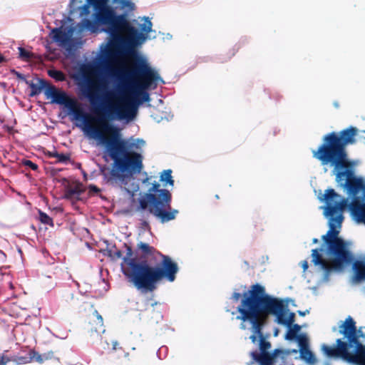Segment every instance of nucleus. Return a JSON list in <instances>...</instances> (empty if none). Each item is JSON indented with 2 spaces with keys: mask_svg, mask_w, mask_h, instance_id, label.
Listing matches in <instances>:
<instances>
[{
  "mask_svg": "<svg viewBox=\"0 0 365 365\" xmlns=\"http://www.w3.org/2000/svg\"><path fill=\"white\" fill-rule=\"evenodd\" d=\"M120 0H108V5H110L109 3L110 2L113 4H118L119 5Z\"/></svg>",
  "mask_w": 365,
  "mask_h": 365,
  "instance_id": "obj_41",
  "label": "nucleus"
},
{
  "mask_svg": "<svg viewBox=\"0 0 365 365\" xmlns=\"http://www.w3.org/2000/svg\"><path fill=\"white\" fill-rule=\"evenodd\" d=\"M279 330L277 329H275L274 335L277 336L278 335Z\"/></svg>",
  "mask_w": 365,
  "mask_h": 365,
  "instance_id": "obj_48",
  "label": "nucleus"
},
{
  "mask_svg": "<svg viewBox=\"0 0 365 365\" xmlns=\"http://www.w3.org/2000/svg\"><path fill=\"white\" fill-rule=\"evenodd\" d=\"M75 32L78 34L83 33L78 31L77 25L75 27L70 26L64 29L62 27L54 28L51 31V37L53 41L64 44L69 41L71 36Z\"/></svg>",
  "mask_w": 365,
  "mask_h": 365,
  "instance_id": "obj_12",
  "label": "nucleus"
},
{
  "mask_svg": "<svg viewBox=\"0 0 365 365\" xmlns=\"http://www.w3.org/2000/svg\"><path fill=\"white\" fill-rule=\"evenodd\" d=\"M277 352H281V351L276 349L272 356L270 355L268 352L259 353L257 351H252L251 353V356L255 361L259 364V365H272L274 356Z\"/></svg>",
  "mask_w": 365,
  "mask_h": 365,
  "instance_id": "obj_16",
  "label": "nucleus"
},
{
  "mask_svg": "<svg viewBox=\"0 0 365 365\" xmlns=\"http://www.w3.org/2000/svg\"><path fill=\"white\" fill-rule=\"evenodd\" d=\"M39 219L43 224L49 225L53 224V220L47 214L41 210L39 211Z\"/></svg>",
  "mask_w": 365,
  "mask_h": 365,
  "instance_id": "obj_28",
  "label": "nucleus"
},
{
  "mask_svg": "<svg viewBox=\"0 0 365 365\" xmlns=\"http://www.w3.org/2000/svg\"><path fill=\"white\" fill-rule=\"evenodd\" d=\"M103 131L110 133L108 138L103 132H96L95 139L98 145H104L109 157L113 160L112 168L108 173L106 167L100 169L103 180L106 182L119 181L125 184L127 178L140 173L143 168V156L138 152H127L124 148V140L121 138L120 129L110 123L101 124Z\"/></svg>",
  "mask_w": 365,
  "mask_h": 365,
  "instance_id": "obj_3",
  "label": "nucleus"
},
{
  "mask_svg": "<svg viewBox=\"0 0 365 365\" xmlns=\"http://www.w3.org/2000/svg\"><path fill=\"white\" fill-rule=\"evenodd\" d=\"M342 339H337L332 346L323 344L321 349L329 358L341 359L353 365H365V332L357 329L356 322L349 317L339 327Z\"/></svg>",
  "mask_w": 365,
  "mask_h": 365,
  "instance_id": "obj_7",
  "label": "nucleus"
},
{
  "mask_svg": "<svg viewBox=\"0 0 365 365\" xmlns=\"http://www.w3.org/2000/svg\"><path fill=\"white\" fill-rule=\"evenodd\" d=\"M53 158H56L59 163H67L70 160V155L64 153H59L56 151L51 154Z\"/></svg>",
  "mask_w": 365,
  "mask_h": 365,
  "instance_id": "obj_25",
  "label": "nucleus"
},
{
  "mask_svg": "<svg viewBox=\"0 0 365 365\" xmlns=\"http://www.w3.org/2000/svg\"><path fill=\"white\" fill-rule=\"evenodd\" d=\"M307 313H309L308 310H306L304 312L299 311V314L301 316H305Z\"/></svg>",
  "mask_w": 365,
  "mask_h": 365,
  "instance_id": "obj_44",
  "label": "nucleus"
},
{
  "mask_svg": "<svg viewBox=\"0 0 365 365\" xmlns=\"http://www.w3.org/2000/svg\"><path fill=\"white\" fill-rule=\"evenodd\" d=\"M312 242L313 244H317L319 242V240L317 238H313Z\"/></svg>",
  "mask_w": 365,
  "mask_h": 365,
  "instance_id": "obj_47",
  "label": "nucleus"
},
{
  "mask_svg": "<svg viewBox=\"0 0 365 365\" xmlns=\"http://www.w3.org/2000/svg\"><path fill=\"white\" fill-rule=\"evenodd\" d=\"M295 339H297L298 342L299 349L309 348L308 339L305 334H299Z\"/></svg>",
  "mask_w": 365,
  "mask_h": 365,
  "instance_id": "obj_26",
  "label": "nucleus"
},
{
  "mask_svg": "<svg viewBox=\"0 0 365 365\" xmlns=\"http://www.w3.org/2000/svg\"><path fill=\"white\" fill-rule=\"evenodd\" d=\"M134 4L130 0H120L119 5L115 8L120 7L121 9L124 10V13L128 16V14L132 11L134 9Z\"/></svg>",
  "mask_w": 365,
  "mask_h": 365,
  "instance_id": "obj_23",
  "label": "nucleus"
},
{
  "mask_svg": "<svg viewBox=\"0 0 365 365\" xmlns=\"http://www.w3.org/2000/svg\"><path fill=\"white\" fill-rule=\"evenodd\" d=\"M125 190L131 196V197H132L131 202H135V200L134 198V192L133 191H130V190H129L127 188H125Z\"/></svg>",
  "mask_w": 365,
  "mask_h": 365,
  "instance_id": "obj_38",
  "label": "nucleus"
},
{
  "mask_svg": "<svg viewBox=\"0 0 365 365\" xmlns=\"http://www.w3.org/2000/svg\"><path fill=\"white\" fill-rule=\"evenodd\" d=\"M163 350V348L162 347V348H160V349L158 350V351L157 352V354L158 355L159 358H160V354H161V353H162Z\"/></svg>",
  "mask_w": 365,
  "mask_h": 365,
  "instance_id": "obj_45",
  "label": "nucleus"
},
{
  "mask_svg": "<svg viewBox=\"0 0 365 365\" xmlns=\"http://www.w3.org/2000/svg\"><path fill=\"white\" fill-rule=\"evenodd\" d=\"M61 105L63 106L67 109L68 114L72 115L73 120L83 123V126L82 127V130L88 138L95 140L96 138V137H95L96 130L98 133L103 132L90 124L87 114L79 107L76 99L68 95V97L64 100V103H61Z\"/></svg>",
  "mask_w": 365,
  "mask_h": 365,
  "instance_id": "obj_11",
  "label": "nucleus"
},
{
  "mask_svg": "<svg viewBox=\"0 0 365 365\" xmlns=\"http://www.w3.org/2000/svg\"><path fill=\"white\" fill-rule=\"evenodd\" d=\"M155 304H157V302H154V303H152V304H151V306H152V307H154Z\"/></svg>",
  "mask_w": 365,
  "mask_h": 365,
  "instance_id": "obj_52",
  "label": "nucleus"
},
{
  "mask_svg": "<svg viewBox=\"0 0 365 365\" xmlns=\"http://www.w3.org/2000/svg\"><path fill=\"white\" fill-rule=\"evenodd\" d=\"M112 344H113V349L115 350L117 349L118 345V341H113L112 342Z\"/></svg>",
  "mask_w": 365,
  "mask_h": 365,
  "instance_id": "obj_42",
  "label": "nucleus"
},
{
  "mask_svg": "<svg viewBox=\"0 0 365 365\" xmlns=\"http://www.w3.org/2000/svg\"><path fill=\"white\" fill-rule=\"evenodd\" d=\"M10 361L9 358L4 355H0V365H6Z\"/></svg>",
  "mask_w": 365,
  "mask_h": 365,
  "instance_id": "obj_35",
  "label": "nucleus"
},
{
  "mask_svg": "<svg viewBox=\"0 0 365 365\" xmlns=\"http://www.w3.org/2000/svg\"><path fill=\"white\" fill-rule=\"evenodd\" d=\"M24 165L30 168L33 170H36L38 169V165L29 160H25L24 162Z\"/></svg>",
  "mask_w": 365,
  "mask_h": 365,
  "instance_id": "obj_32",
  "label": "nucleus"
},
{
  "mask_svg": "<svg viewBox=\"0 0 365 365\" xmlns=\"http://www.w3.org/2000/svg\"><path fill=\"white\" fill-rule=\"evenodd\" d=\"M81 1L71 0L70 13L72 14L79 11L80 16L90 15V18H84L77 24L80 32L89 31L116 13L111 5H108V0H86L84 4Z\"/></svg>",
  "mask_w": 365,
  "mask_h": 365,
  "instance_id": "obj_9",
  "label": "nucleus"
},
{
  "mask_svg": "<svg viewBox=\"0 0 365 365\" xmlns=\"http://www.w3.org/2000/svg\"><path fill=\"white\" fill-rule=\"evenodd\" d=\"M117 56L110 38L101 46L92 65L98 78L96 92L92 90L93 80L84 72L76 74L74 80L82 96L93 108L103 113L106 119L130 121L136 115V106L150 101L148 90H154L158 83L165 81L145 57L136 56L128 70L110 66Z\"/></svg>",
  "mask_w": 365,
  "mask_h": 365,
  "instance_id": "obj_2",
  "label": "nucleus"
},
{
  "mask_svg": "<svg viewBox=\"0 0 365 365\" xmlns=\"http://www.w3.org/2000/svg\"><path fill=\"white\" fill-rule=\"evenodd\" d=\"M297 351H297V349H292V350L291 351V352H292V353H295V354H296V353H297Z\"/></svg>",
  "mask_w": 365,
  "mask_h": 365,
  "instance_id": "obj_50",
  "label": "nucleus"
},
{
  "mask_svg": "<svg viewBox=\"0 0 365 365\" xmlns=\"http://www.w3.org/2000/svg\"><path fill=\"white\" fill-rule=\"evenodd\" d=\"M253 288L260 300H269L272 304L280 307L282 318L284 320H291L289 324H282L288 328L285 335V339L293 340L296 339L298 336L297 333L300 331L301 327L297 324H293L295 317L294 313L289 312L288 306L285 304L281 299L273 297L267 293L264 286L259 284H253Z\"/></svg>",
  "mask_w": 365,
  "mask_h": 365,
  "instance_id": "obj_10",
  "label": "nucleus"
},
{
  "mask_svg": "<svg viewBox=\"0 0 365 365\" xmlns=\"http://www.w3.org/2000/svg\"><path fill=\"white\" fill-rule=\"evenodd\" d=\"M162 258L160 266H150L146 261H138L133 257L132 248L127 247V257L125 262L129 269L123 267V274L128 281L143 292H153L158 283L163 279L173 282L179 271L178 264L169 256L158 253Z\"/></svg>",
  "mask_w": 365,
  "mask_h": 365,
  "instance_id": "obj_5",
  "label": "nucleus"
},
{
  "mask_svg": "<svg viewBox=\"0 0 365 365\" xmlns=\"http://www.w3.org/2000/svg\"><path fill=\"white\" fill-rule=\"evenodd\" d=\"M172 195L167 189L160 188V185L155 182L148 192L141 195L138 199V205L134 212L144 215L146 210L161 223H165L176 218L179 211L172 208Z\"/></svg>",
  "mask_w": 365,
  "mask_h": 365,
  "instance_id": "obj_8",
  "label": "nucleus"
},
{
  "mask_svg": "<svg viewBox=\"0 0 365 365\" xmlns=\"http://www.w3.org/2000/svg\"><path fill=\"white\" fill-rule=\"evenodd\" d=\"M138 25L141 31L140 33H143L147 36V38H150L151 36H148V33L152 32V26L153 24L150 19L146 16H143L142 18H139V22L138 23Z\"/></svg>",
  "mask_w": 365,
  "mask_h": 365,
  "instance_id": "obj_20",
  "label": "nucleus"
},
{
  "mask_svg": "<svg viewBox=\"0 0 365 365\" xmlns=\"http://www.w3.org/2000/svg\"><path fill=\"white\" fill-rule=\"evenodd\" d=\"M93 315L96 317V319H98V324H100L101 327H103V317L102 316L98 313V312L97 310H95L93 312Z\"/></svg>",
  "mask_w": 365,
  "mask_h": 365,
  "instance_id": "obj_34",
  "label": "nucleus"
},
{
  "mask_svg": "<svg viewBox=\"0 0 365 365\" xmlns=\"http://www.w3.org/2000/svg\"><path fill=\"white\" fill-rule=\"evenodd\" d=\"M90 188L91 190H93L95 192L99 191L98 188L95 185H91Z\"/></svg>",
  "mask_w": 365,
  "mask_h": 365,
  "instance_id": "obj_43",
  "label": "nucleus"
},
{
  "mask_svg": "<svg viewBox=\"0 0 365 365\" xmlns=\"http://www.w3.org/2000/svg\"><path fill=\"white\" fill-rule=\"evenodd\" d=\"M135 252L137 255L144 258V261L146 262L148 259L156 258V256H158V253H160L149 244L141 241L138 242Z\"/></svg>",
  "mask_w": 365,
  "mask_h": 365,
  "instance_id": "obj_14",
  "label": "nucleus"
},
{
  "mask_svg": "<svg viewBox=\"0 0 365 365\" xmlns=\"http://www.w3.org/2000/svg\"><path fill=\"white\" fill-rule=\"evenodd\" d=\"M124 247L125 248V251L127 252V247H130V246L128 245L127 244L123 245ZM106 252H107V255L111 258L112 260H117L119 259H123V262L120 264V269L122 273L123 274V267L126 269H129V265L125 262L124 259L127 257V253L125 256H123L122 252L120 250H116L115 246H111L110 247H108L106 250Z\"/></svg>",
  "mask_w": 365,
  "mask_h": 365,
  "instance_id": "obj_15",
  "label": "nucleus"
},
{
  "mask_svg": "<svg viewBox=\"0 0 365 365\" xmlns=\"http://www.w3.org/2000/svg\"><path fill=\"white\" fill-rule=\"evenodd\" d=\"M237 311L239 313L237 319L242 321L240 329H249L252 331L250 339L252 343L259 344L260 352H267L271 347L270 343L265 339L262 331L265 317L269 315L275 317L274 322L278 324L288 325L291 322L282 318L280 307L272 304L269 300H260L253 286L244 294V298L237 307Z\"/></svg>",
  "mask_w": 365,
  "mask_h": 365,
  "instance_id": "obj_4",
  "label": "nucleus"
},
{
  "mask_svg": "<svg viewBox=\"0 0 365 365\" xmlns=\"http://www.w3.org/2000/svg\"><path fill=\"white\" fill-rule=\"evenodd\" d=\"M299 358L309 365H314L317 362L314 354L309 348L299 349Z\"/></svg>",
  "mask_w": 365,
  "mask_h": 365,
  "instance_id": "obj_21",
  "label": "nucleus"
},
{
  "mask_svg": "<svg viewBox=\"0 0 365 365\" xmlns=\"http://www.w3.org/2000/svg\"><path fill=\"white\" fill-rule=\"evenodd\" d=\"M353 271L354 276L353 281L359 283L362 280H365V259L356 260L353 264Z\"/></svg>",
  "mask_w": 365,
  "mask_h": 365,
  "instance_id": "obj_18",
  "label": "nucleus"
},
{
  "mask_svg": "<svg viewBox=\"0 0 365 365\" xmlns=\"http://www.w3.org/2000/svg\"><path fill=\"white\" fill-rule=\"evenodd\" d=\"M302 267L304 270V272H306L309 267L308 262L307 260H304L302 262Z\"/></svg>",
  "mask_w": 365,
  "mask_h": 365,
  "instance_id": "obj_37",
  "label": "nucleus"
},
{
  "mask_svg": "<svg viewBox=\"0 0 365 365\" xmlns=\"http://www.w3.org/2000/svg\"><path fill=\"white\" fill-rule=\"evenodd\" d=\"M356 133L354 127L329 133L323 136L318 148L312 150L324 172L335 176L337 185L351 197L349 203L348 198L334 189L327 190L324 195L325 205L321 209L328 220L329 230L322 235L321 246L312 250L311 272L314 279H329L334 271H341L354 261L352 242L339 237L345 208L349 207L353 220L365 225V180L356 176L357 161L349 159L346 148L355 143Z\"/></svg>",
  "mask_w": 365,
  "mask_h": 365,
  "instance_id": "obj_1",
  "label": "nucleus"
},
{
  "mask_svg": "<svg viewBox=\"0 0 365 365\" xmlns=\"http://www.w3.org/2000/svg\"><path fill=\"white\" fill-rule=\"evenodd\" d=\"M145 145V141L142 138H130L124 140V148L127 152H138Z\"/></svg>",
  "mask_w": 365,
  "mask_h": 365,
  "instance_id": "obj_17",
  "label": "nucleus"
},
{
  "mask_svg": "<svg viewBox=\"0 0 365 365\" xmlns=\"http://www.w3.org/2000/svg\"><path fill=\"white\" fill-rule=\"evenodd\" d=\"M43 355L44 361H46V360H48V359H51L53 358V351H48L47 353L43 354Z\"/></svg>",
  "mask_w": 365,
  "mask_h": 365,
  "instance_id": "obj_36",
  "label": "nucleus"
},
{
  "mask_svg": "<svg viewBox=\"0 0 365 365\" xmlns=\"http://www.w3.org/2000/svg\"><path fill=\"white\" fill-rule=\"evenodd\" d=\"M48 75L57 81H63L66 80V75L63 72L55 68L48 70Z\"/></svg>",
  "mask_w": 365,
  "mask_h": 365,
  "instance_id": "obj_24",
  "label": "nucleus"
},
{
  "mask_svg": "<svg viewBox=\"0 0 365 365\" xmlns=\"http://www.w3.org/2000/svg\"><path fill=\"white\" fill-rule=\"evenodd\" d=\"M19 56L22 59H29L31 57V53L25 50L22 47H19Z\"/></svg>",
  "mask_w": 365,
  "mask_h": 365,
  "instance_id": "obj_31",
  "label": "nucleus"
},
{
  "mask_svg": "<svg viewBox=\"0 0 365 365\" xmlns=\"http://www.w3.org/2000/svg\"><path fill=\"white\" fill-rule=\"evenodd\" d=\"M6 259V255L5 253L0 250V261L4 262Z\"/></svg>",
  "mask_w": 365,
  "mask_h": 365,
  "instance_id": "obj_39",
  "label": "nucleus"
},
{
  "mask_svg": "<svg viewBox=\"0 0 365 365\" xmlns=\"http://www.w3.org/2000/svg\"><path fill=\"white\" fill-rule=\"evenodd\" d=\"M252 286H253V285H252L251 287H252ZM250 288H252V287H250ZM250 289H249V290H247V291L244 292H243V294H241V293H240V292H238L235 291V292L232 293V296H231L230 299H231L233 302H238V301H239V299H240V298H242V299H241V301H240V303H241V302H242V299H243V298H244V294H245V293H247V292H249Z\"/></svg>",
  "mask_w": 365,
  "mask_h": 365,
  "instance_id": "obj_30",
  "label": "nucleus"
},
{
  "mask_svg": "<svg viewBox=\"0 0 365 365\" xmlns=\"http://www.w3.org/2000/svg\"><path fill=\"white\" fill-rule=\"evenodd\" d=\"M160 180L163 182V186H174V180L172 177V170L170 169L164 170L160 175Z\"/></svg>",
  "mask_w": 365,
  "mask_h": 365,
  "instance_id": "obj_22",
  "label": "nucleus"
},
{
  "mask_svg": "<svg viewBox=\"0 0 365 365\" xmlns=\"http://www.w3.org/2000/svg\"><path fill=\"white\" fill-rule=\"evenodd\" d=\"M81 191L77 187L68 188L66 192V197L67 198H76L78 197L81 195Z\"/></svg>",
  "mask_w": 365,
  "mask_h": 365,
  "instance_id": "obj_27",
  "label": "nucleus"
},
{
  "mask_svg": "<svg viewBox=\"0 0 365 365\" xmlns=\"http://www.w3.org/2000/svg\"><path fill=\"white\" fill-rule=\"evenodd\" d=\"M334 106H335V107H336V108H338V107H339V104H338V103H336V102H335V103H334Z\"/></svg>",
  "mask_w": 365,
  "mask_h": 365,
  "instance_id": "obj_51",
  "label": "nucleus"
},
{
  "mask_svg": "<svg viewBox=\"0 0 365 365\" xmlns=\"http://www.w3.org/2000/svg\"><path fill=\"white\" fill-rule=\"evenodd\" d=\"M38 83H34L33 82H29L28 81H26V83L29 86L31 91L29 94L31 97H34L36 96H38L41 93L42 90H46V88L48 86V83L43 79H38Z\"/></svg>",
  "mask_w": 365,
  "mask_h": 365,
  "instance_id": "obj_19",
  "label": "nucleus"
},
{
  "mask_svg": "<svg viewBox=\"0 0 365 365\" xmlns=\"http://www.w3.org/2000/svg\"><path fill=\"white\" fill-rule=\"evenodd\" d=\"M323 365H331L329 361H325Z\"/></svg>",
  "mask_w": 365,
  "mask_h": 365,
  "instance_id": "obj_49",
  "label": "nucleus"
},
{
  "mask_svg": "<svg viewBox=\"0 0 365 365\" xmlns=\"http://www.w3.org/2000/svg\"><path fill=\"white\" fill-rule=\"evenodd\" d=\"M4 61H5V58L1 54H0V63H3Z\"/></svg>",
  "mask_w": 365,
  "mask_h": 365,
  "instance_id": "obj_46",
  "label": "nucleus"
},
{
  "mask_svg": "<svg viewBox=\"0 0 365 365\" xmlns=\"http://www.w3.org/2000/svg\"><path fill=\"white\" fill-rule=\"evenodd\" d=\"M16 76L18 78L21 79V80H23V81H26L24 76L19 72H16Z\"/></svg>",
  "mask_w": 365,
  "mask_h": 365,
  "instance_id": "obj_40",
  "label": "nucleus"
},
{
  "mask_svg": "<svg viewBox=\"0 0 365 365\" xmlns=\"http://www.w3.org/2000/svg\"><path fill=\"white\" fill-rule=\"evenodd\" d=\"M88 32L107 34L118 56L131 55L134 56V60L139 56L135 48L147 39L145 34L139 33L131 25L125 14H118L117 12Z\"/></svg>",
  "mask_w": 365,
  "mask_h": 365,
  "instance_id": "obj_6",
  "label": "nucleus"
},
{
  "mask_svg": "<svg viewBox=\"0 0 365 365\" xmlns=\"http://www.w3.org/2000/svg\"><path fill=\"white\" fill-rule=\"evenodd\" d=\"M139 217H140V220L141 221V225L143 226V227H148L149 226V223L147 221V217H149L150 215H151L150 212H149V210H146L145 211V214L144 215H142L140 212H136Z\"/></svg>",
  "mask_w": 365,
  "mask_h": 365,
  "instance_id": "obj_29",
  "label": "nucleus"
},
{
  "mask_svg": "<svg viewBox=\"0 0 365 365\" xmlns=\"http://www.w3.org/2000/svg\"><path fill=\"white\" fill-rule=\"evenodd\" d=\"M44 95L47 99H51L52 103L58 105L64 103V100L68 97V94L65 91L59 90L50 84L44 91Z\"/></svg>",
  "mask_w": 365,
  "mask_h": 365,
  "instance_id": "obj_13",
  "label": "nucleus"
},
{
  "mask_svg": "<svg viewBox=\"0 0 365 365\" xmlns=\"http://www.w3.org/2000/svg\"><path fill=\"white\" fill-rule=\"evenodd\" d=\"M33 359L38 363H43L44 361L43 355L39 354L37 352H34Z\"/></svg>",
  "mask_w": 365,
  "mask_h": 365,
  "instance_id": "obj_33",
  "label": "nucleus"
}]
</instances>
